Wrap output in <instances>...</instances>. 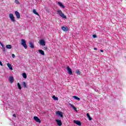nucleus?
Returning a JSON list of instances; mask_svg holds the SVG:
<instances>
[{
    "instance_id": "obj_1",
    "label": "nucleus",
    "mask_w": 126,
    "mask_h": 126,
    "mask_svg": "<svg viewBox=\"0 0 126 126\" xmlns=\"http://www.w3.org/2000/svg\"><path fill=\"white\" fill-rule=\"evenodd\" d=\"M57 12L58 14H59L60 16L62 17V18H63L64 19H66V16L64 15V14L63 13V11L62 10H59L57 11Z\"/></svg>"
},
{
    "instance_id": "obj_2",
    "label": "nucleus",
    "mask_w": 126,
    "mask_h": 126,
    "mask_svg": "<svg viewBox=\"0 0 126 126\" xmlns=\"http://www.w3.org/2000/svg\"><path fill=\"white\" fill-rule=\"evenodd\" d=\"M21 45L24 46L25 49H27V44H26V41L24 39H21Z\"/></svg>"
},
{
    "instance_id": "obj_3",
    "label": "nucleus",
    "mask_w": 126,
    "mask_h": 126,
    "mask_svg": "<svg viewBox=\"0 0 126 126\" xmlns=\"http://www.w3.org/2000/svg\"><path fill=\"white\" fill-rule=\"evenodd\" d=\"M39 44L40 45V46H42L43 47H44V46H46V42L44 39L39 40Z\"/></svg>"
},
{
    "instance_id": "obj_4",
    "label": "nucleus",
    "mask_w": 126,
    "mask_h": 126,
    "mask_svg": "<svg viewBox=\"0 0 126 126\" xmlns=\"http://www.w3.org/2000/svg\"><path fill=\"white\" fill-rule=\"evenodd\" d=\"M9 17L10 19H11V21L12 22H14L15 21V19L14 18V16H13V14H9Z\"/></svg>"
},
{
    "instance_id": "obj_5",
    "label": "nucleus",
    "mask_w": 126,
    "mask_h": 126,
    "mask_svg": "<svg viewBox=\"0 0 126 126\" xmlns=\"http://www.w3.org/2000/svg\"><path fill=\"white\" fill-rule=\"evenodd\" d=\"M66 69L67 70L68 74L70 75H72V71L71 70V69L69 67V66H67L66 68Z\"/></svg>"
},
{
    "instance_id": "obj_6",
    "label": "nucleus",
    "mask_w": 126,
    "mask_h": 126,
    "mask_svg": "<svg viewBox=\"0 0 126 126\" xmlns=\"http://www.w3.org/2000/svg\"><path fill=\"white\" fill-rule=\"evenodd\" d=\"M56 115L61 117V118H63V113L61 111H57L56 112Z\"/></svg>"
},
{
    "instance_id": "obj_7",
    "label": "nucleus",
    "mask_w": 126,
    "mask_h": 126,
    "mask_svg": "<svg viewBox=\"0 0 126 126\" xmlns=\"http://www.w3.org/2000/svg\"><path fill=\"white\" fill-rule=\"evenodd\" d=\"M33 119L34 120V121H35V122H36V123H41V120H40V119H39V118L36 116H34L33 117Z\"/></svg>"
},
{
    "instance_id": "obj_8",
    "label": "nucleus",
    "mask_w": 126,
    "mask_h": 126,
    "mask_svg": "<svg viewBox=\"0 0 126 126\" xmlns=\"http://www.w3.org/2000/svg\"><path fill=\"white\" fill-rule=\"evenodd\" d=\"M56 122H57L58 126H61L62 125H63V123H62V120H56Z\"/></svg>"
},
{
    "instance_id": "obj_9",
    "label": "nucleus",
    "mask_w": 126,
    "mask_h": 126,
    "mask_svg": "<svg viewBox=\"0 0 126 126\" xmlns=\"http://www.w3.org/2000/svg\"><path fill=\"white\" fill-rule=\"evenodd\" d=\"M15 15H16L17 18L18 19H19V18H20V14L19 13V12H18L17 11H16L15 12Z\"/></svg>"
},
{
    "instance_id": "obj_10",
    "label": "nucleus",
    "mask_w": 126,
    "mask_h": 126,
    "mask_svg": "<svg viewBox=\"0 0 126 126\" xmlns=\"http://www.w3.org/2000/svg\"><path fill=\"white\" fill-rule=\"evenodd\" d=\"M9 81L10 83H13V82L14 81V79H13V76H10L9 78Z\"/></svg>"
},
{
    "instance_id": "obj_11",
    "label": "nucleus",
    "mask_w": 126,
    "mask_h": 126,
    "mask_svg": "<svg viewBox=\"0 0 126 126\" xmlns=\"http://www.w3.org/2000/svg\"><path fill=\"white\" fill-rule=\"evenodd\" d=\"M61 29H62L63 31H64L65 32L66 31H68V28L67 27H62L61 28Z\"/></svg>"
},
{
    "instance_id": "obj_12",
    "label": "nucleus",
    "mask_w": 126,
    "mask_h": 126,
    "mask_svg": "<svg viewBox=\"0 0 126 126\" xmlns=\"http://www.w3.org/2000/svg\"><path fill=\"white\" fill-rule=\"evenodd\" d=\"M74 124H76V125H77L78 126H81V123H80V121L74 120Z\"/></svg>"
},
{
    "instance_id": "obj_13",
    "label": "nucleus",
    "mask_w": 126,
    "mask_h": 126,
    "mask_svg": "<svg viewBox=\"0 0 126 126\" xmlns=\"http://www.w3.org/2000/svg\"><path fill=\"white\" fill-rule=\"evenodd\" d=\"M7 66H8V68L10 69V70H12L13 69L12 68V66H11V64L9 63H7Z\"/></svg>"
},
{
    "instance_id": "obj_14",
    "label": "nucleus",
    "mask_w": 126,
    "mask_h": 126,
    "mask_svg": "<svg viewBox=\"0 0 126 126\" xmlns=\"http://www.w3.org/2000/svg\"><path fill=\"white\" fill-rule=\"evenodd\" d=\"M58 4L61 7H62V8H64V5L63 4V3L62 2H58Z\"/></svg>"
},
{
    "instance_id": "obj_15",
    "label": "nucleus",
    "mask_w": 126,
    "mask_h": 126,
    "mask_svg": "<svg viewBox=\"0 0 126 126\" xmlns=\"http://www.w3.org/2000/svg\"><path fill=\"white\" fill-rule=\"evenodd\" d=\"M38 52H39V54H41V55H42V56L45 55V52L43 50H39Z\"/></svg>"
},
{
    "instance_id": "obj_16",
    "label": "nucleus",
    "mask_w": 126,
    "mask_h": 126,
    "mask_svg": "<svg viewBox=\"0 0 126 126\" xmlns=\"http://www.w3.org/2000/svg\"><path fill=\"white\" fill-rule=\"evenodd\" d=\"M70 106L72 108V109H73V110H74V111H75L76 112H77V110L76 109V108L75 107H74V105L69 103Z\"/></svg>"
},
{
    "instance_id": "obj_17",
    "label": "nucleus",
    "mask_w": 126,
    "mask_h": 126,
    "mask_svg": "<svg viewBox=\"0 0 126 126\" xmlns=\"http://www.w3.org/2000/svg\"><path fill=\"white\" fill-rule=\"evenodd\" d=\"M73 98L75 99V100H77L78 101H80V98L76 96H73Z\"/></svg>"
},
{
    "instance_id": "obj_18",
    "label": "nucleus",
    "mask_w": 126,
    "mask_h": 126,
    "mask_svg": "<svg viewBox=\"0 0 126 126\" xmlns=\"http://www.w3.org/2000/svg\"><path fill=\"white\" fill-rule=\"evenodd\" d=\"M87 118H88L89 121H92V118L90 117V115H89V113L87 114Z\"/></svg>"
},
{
    "instance_id": "obj_19",
    "label": "nucleus",
    "mask_w": 126,
    "mask_h": 126,
    "mask_svg": "<svg viewBox=\"0 0 126 126\" xmlns=\"http://www.w3.org/2000/svg\"><path fill=\"white\" fill-rule=\"evenodd\" d=\"M30 47L31 48H32V49H33L34 48V44H33V43H32V42H30Z\"/></svg>"
},
{
    "instance_id": "obj_20",
    "label": "nucleus",
    "mask_w": 126,
    "mask_h": 126,
    "mask_svg": "<svg viewBox=\"0 0 126 126\" xmlns=\"http://www.w3.org/2000/svg\"><path fill=\"white\" fill-rule=\"evenodd\" d=\"M22 76L24 78H27V75H26V73H23L22 74Z\"/></svg>"
},
{
    "instance_id": "obj_21",
    "label": "nucleus",
    "mask_w": 126,
    "mask_h": 126,
    "mask_svg": "<svg viewBox=\"0 0 126 126\" xmlns=\"http://www.w3.org/2000/svg\"><path fill=\"white\" fill-rule=\"evenodd\" d=\"M23 84V86H24V88H27V86L26 85V83H25V82H23L22 83Z\"/></svg>"
},
{
    "instance_id": "obj_22",
    "label": "nucleus",
    "mask_w": 126,
    "mask_h": 126,
    "mask_svg": "<svg viewBox=\"0 0 126 126\" xmlns=\"http://www.w3.org/2000/svg\"><path fill=\"white\" fill-rule=\"evenodd\" d=\"M75 73L76 74H78V75H80V71H79V70H78V69H77L76 70Z\"/></svg>"
},
{
    "instance_id": "obj_23",
    "label": "nucleus",
    "mask_w": 126,
    "mask_h": 126,
    "mask_svg": "<svg viewBox=\"0 0 126 126\" xmlns=\"http://www.w3.org/2000/svg\"><path fill=\"white\" fill-rule=\"evenodd\" d=\"M17 86H18V89H19L20 90H21V85H20V83H18Z\"/></svg>"
},
{
    "instance_id": "obj_24",
    "label": "nucleus",
    "mask_w": 126,
    "mask_h": 126,
    "mask_svg": "<svg viewBox=\"0 0 126 126\" xmlns=\"http://www.w3.org/2000/svg\"><path fill=\"white\" fill-rule=\"evenodd\" d=\"M33 12L34 14H36V15H38V16H39V14L38 13V12L37 11H36L35 9L33 10Z\"/></svg>"
},
{
    "instance_id": "obj_25",
    "label": "nucleus",
    "mask_w": 126,
    "mask_h": 126,
    "mask_svg": "<svg viewBox=\"0 0 126 126\" xmlns=\"http://www.w3.org/2000/svg\"><path fill=\"white\" fill-rule=\"evenodd\" d=\"M53 98L54 99V100H55V101H58L59 100V98L56 97V96L53 95Z\"/></svg>"
},
{
    "instance_id": "obj_26",
    "label": "nucleus",
    "mask_w": 126,
    "mask_h": 126,
    "mask_svg": "<svg viewBox=\"0 0 126 126\" xmlns=\"http://www.w3.org/2000/svg\"><path fill=\"white\" fill-rule=\"evenodd\" d=\"M6 48L7 49H11V45H7L6 46Z\"/></svg>"
},
{
    "instance_id": "obj_27",
    "label": "nucleus",
    "mask_w": 126,
    "mask_h": 126,
    "mask_svg": "<svg viewBox=\"0 0 126 126\" xmlns=\"http://www.w3.org/2000/svg\"><path fill=\"white\" fill-rule=\"evenodd\" d=\"M15 3H16L17 4H19V1H18V0H15Z\"/></svg>"
},
{
    "instance_id": "obj_28",
    "label": "nucleus",
    "mask_w": 126,
    "mask_h": 126,
    "mask_svg": "<svg viewBox=\"0 0 126 126\" xmlns=\"http://www.w3.org/2000/svg\"><path fill=\"white\" fill-rule=\"evenodd\" d=\"M47 49H48V47L47 46H45V47H43V50L44 51H46V50H47Z\"/></svg>"
},
{
    "instance_id": "obj_29",
    "label": "nucleus",
    "mask_w": 126,
    "mask_h": 126,
    "mask_svg": "<svg viewBox=\"0 0 126 126\" xmlns=\"http://www.w3.org/2000/svg\"><path fill=\"white\" fill-rule=\"evenodd\" d=\"M12 57L13 59H14V58H15V55L14 54H12Z\"/></svg>"
},
{
    "instance_id": "obj_30",
    "label": "nucleus",
    "mask_w": 126,
    "mask_h": 126,
    "mask_svg": "<svg viewBox=\"0 0 126 126\" xmlns=\"http://www.w3.org/2000/svg\"><path fill=\"white\" fill-rule=\"evenodd\" d=\"M93 38H96L97 37V35L94 34V35H93Z\"/></svg>"
},
{
    "instance_id": "obj_31",
    "label": "nucleus",
    "mask_w": 126,
    "mask_h": 126,
    "mask_svg": "<svg viewBox=\"0 0 126 126\" xmlns=\"http://www.w3.org/2000/svg\"><path fill=\"white\" fill-rule=\"evenodd\" d=\"M0 65L2 66V63H1V62H0Z\"/></svg>"
},
{
    "instance_id": "obj_32",
    "label": "nucleus",
    "mask_w": 126,
    "mask_h": 126,
    "mask_svg": "<svg viewBox=\"0 0 126 126\" xmlns=\"http://www.w3.org/2000/svg\"><path fill=\"white\" fill-rule=\"evenodd\" d=\"M0 45L2 47V48H3V44H2V43H0Z\"/></svg>"
},
{
    "instance_id": "obj_33",
    "label": "nucleus",
    "mask_w": 126,
    "mask_h": 126,
    "mask_svg": "<svg viewBox=\"0 0 126 126\" xmlns=\"http://www.w3.org/2000/svg\"><path fill=\"white\" fill-rule=\"evenodd\" d=\"M100 52H101V53H103L104 52V51L102 50H100Z\"/></svg>"
},
{
    "instance_id": "obj_34",
    "label": "nucleus",
    "mask_w": 126,
    "mask_h": 126,
    "mask_svg": "<svg viewBox=\"0 0 126 126\" xmlns=\"http://www.w3.org/2000/svg\"><path fill=\"white\" fill-rule=\"evenodd\" d=\"M13 117H16V115H15V114H13Z\"/></svg>"
},
{
    "instance_id": "obj_35",
    "label": "nucleus",
    "mask_w": 126,
    "mask_h": 126,
    "mask_svg": "<svg viewBox=\"0 0 126 126\" xmlns=\"http://www.w3.org/2000/svg\"><path fill=\"white\" fill-rule=\"evenodd\" d=\"M94 50H97V48H94Z\"/></svg>"
},
{
    "instance_id": "obj_36",
    "label": "nucleus",
    "mask_w": 126,
    "mask_h": 126,
    "mask_svg": "<svg viewBox=\"0 0 126 126\" xmlns=\"http://www.w3.org/2000/svg\"><path fill=\"white\" fill-rule=\"evenodd\" d=\"M3 51H4V52L5 51V48H3Z\"/></svg>"
}]
</instances>
